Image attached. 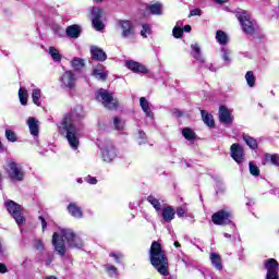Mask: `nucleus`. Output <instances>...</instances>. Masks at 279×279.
Here are the masks:
<instances>
[{
	"instance_id": "nucleus-1",
	"label": "nucleus",
	"mask_w": 279,
	"mask_h": 279,
	"mask_svg": "<svg viewBox=\"0 0 279 279\" xmlns=\"http://www.w3.org/2000/svg\"><path fill=\"white\" fill-rule=\"evenodd\" d=\"M66 241L69 247H84V241L71 229H62L61 230V238L58 232L52 234V245L54 251L59 256H64L66 254Z\"/></svg>"
},
{
	"instance_id": "nucleus-2",
	"label": "nucleus",
	"mask_w": 279,
	"mask_h": 279,
	"mask_svg": "<svg viewBox=\"0 0 279 279\" xmlns=\"http://www.w3.org/2000/svg\"><path fill=\"white\" fill-rule=\"evenodd\" d=\"M149 263L160 276H169V256L162 250V244L158 241H153L148 251Z\"/></svg>"
},
{
	"instance_id": "nucleus-3",
	"label": "nucleus",
	"mask_w": 279,
	"mask_h": 279,
	"mask_svg": "<svg viewBox=\"0 0 279 279\" xmlns=\"http://www.w3.org/2000/svg\"><path fill=\"white\" fill-rule=\"evenodd\" d=\"M59 134L65 136L70 147L77 149L80 147V138H77V128L73 124V113L68 112L63 116L59 126Z\"/></svg>"
},
{
	"instance_id": "nucleus-4",
	"label": "nucleus",
	"mask_w": 279,
	"mask_h": 279,
	"mask_svg": "<svg viewBox=\"0 0 279 279\" xmlns=\"http://www.w3.org/2000/svg\"><path fill=\"white\" fill-rule=\"evenodd\" d=\"M235 16L238 21H240L244 34H247L248 36H254V34H256V24L252 22V15H250L247 11L238 12Z\"/></svg>"
},
{
	"instance_id": "nucleus-5",
	"label": "nucleus",
	"mask_w": 279,
	"mask_h": 279,
	"mask_svg": "<svg viewBox=\"0 0 279 279\" xmlns=\"http://www.w3.org/2000/svg\"><path fill=\"white\" fill-rule=\"evenodd\" d=\"M96 100L102 101V106L108 110H117L119 108V100L114 99V96L104 88L97 90Z\"/></svg>"
},
{
	"instance_id": "nucleus-6",
	"label": "nucleus",
	"mask_w": 279,
	"mask_h": 279,
	"mask_svg": "<svg viewBox=\"0 0 279 279\" xmlns=\"http://www.w3.org/2000/svg\"><path fill=\"white\" fill-rule=\"evenodd\" d=\"M234 220V215L230 209H220L211 215V221L215 226H230Z\"/></svg>"
},
{
	"instance_id": "nucleus-7",
	"label": "nucleus",
	"mask_w": 279,
	"mask_h": 279,
	"mask_svg": "<svg viewBox=\"0 0 279 279\" xmlns=\"http://www.w3.org/2000/svg\"><path fill=\"white\" fill-rule=\"evenodd\" d=\"M4 169L10 180H14L16 182H23V180H25V172H23V169L19 166V163H16V161H7Z\"/></svg>"
},
{
	"instance_id": "nucleus-8",
	"label": "nucleus",
	"mask_w": 279,
	"mask_h": 279,
	"mask_svg": "<svg viewBox=\"0 0 279 279\" xmlns=\"http://www.w3.org/2000/svg\"><path fill=\"white\" fill-rule=\"evenodd\" d=\"M5 206L8 213H10L15 220V223H17V226H23V223H25V216H23V208L21 205L14 201H9L5 203Z\"/></svg>"
},
{
	"instance_id": "nucleus-9",
	"label": "nucleus",
	"mask_w": 279,
	"mask_h": 279,
	"mask_svg": "<svg viewBox=\"0 0 279 279\" xmlns=\"http://www.w3.org/2000/svg\"><path fill=\"white\" fill-rule=\"evenodd\" d=\"M264 267L267 271L265 279H279V264L276 258H268L264 260Z\"/></svg>"
},
{
	"instance_id": "nucleus-10",
	"label": "nucleus",
	"mask_w": 279,
	"mask_h": 279,
	"mask_svg": "<svg viewBox=\"0 0 279 279\" xmlns=\"http://www.w3.org/2000/svg\"><path fill=\"white\" fill-rule=\"evenodd\" d=\"M101 158L104 162H112L117 158V147L111 141L107 142L102 148Z\"/></svg>"
},
{
	"instance_id": "nucleus-11",
	"label": "nucleus",
	"mask_w": 279,
	"mask_h": 279,
	"mask_svg": "<svg viewBox=\"0 0 279 279\" xmlns=\"http://www.w3.org/2000/svg\"><path fill=\"white\" fill-rule=\"evenodd\" d=\"M77 83V77H75V73L73 71H65L61 75V84L64 88H69L70 90H73L75 88Z\"/></svg>"
},
{
	"instance_id": "nucleus-12",
	"label": "nucleus",
	"mask_w": 279,
	"mask_h": 279,
	"mask_svg": "<svg viewBox=\"0 0 279 279\" xmlns=\"http://www.w3.org/2000/svg\"><path fill=\"white\" fill-rule=\"evenodd\" d=\"M231 151V158L238 162V165H241L243 160H245V150L243 149V146L239 143H234L230 147Z\"/></svg>"
},
{
	"instance_id": "nucleus-13",
	"label": "nucleus",
	"mask_w": 279,
	"mask_h": 279,
	"mask_svg": "<svg viewBox=\"0 0 279 279\" xmlns=\"http://www.w3.org/2000/svg\"><path fill=\"white\" fill-rule=\"evenodd\" d=\"M90 59L95 62H106L108 60V54L104 49L98 46H90L89 48Z\"/></svg>"
},
{
	"instance_id": "nucleus-14",
	"label": "nucleus",
	"mask_w": 279,
	"mask_h": 279,
	"mask_svg": "<svg viewBox=\"0 0 279 279\" xmlns=\"http://www.w3.org/2000/svg\"><path fill=\"white\" fill-rule=\"evenodd\" d=\"M125 66L126 69H129V71H132L133 73H142L143 75H147V73H149L147 66L134 60L126 61Z\"/></svg>"
},
{
	"instance_id": "nucleus-15",
	"label": "nucleus",
	"mask_w": 279,
	"mask_h": 279,
	"mask_svg": "<svg viewBox=\"0 0 279 279\" xmlns=\"http://www.w3.org/2000/svg\"><path fill=\"white\" fill-rule=\"evenodd\" d=\"M219 121L220 123H223L225 125H232V113L230 112V109L226 106H220L219 107Z\"/></svg>"
},
{
	"instance_id": "nucleus-16",
	"label": "nucleus",
	"mask_w": 279,
	"mask_h": 279,
	"mask_svg": "<svg viewBox=\"0 0 279 279\" xmlns=\"http://www.w3.org/2000/svg\"><path fill=\"white\" fill-rule=\"evenodd\" d=\"M93 77L99 82H106L108 80V71H106V65L98 63L92 71Z\"/></svg>"
},
{
	"instance_id": "nucleus-17",
	"label": "nucleus",
	"mask_w": 279,
	"mask_h": 279,
	"mask_svg": "<svg viewBox=\"0 0 279 279\" xmlns=\"http://www.w3.org/2000/svg\"><path fill=\"white\" fill-rule=\"evenodd\" d=\"M120 26L122 28L123 38H130V36H134V24L131 21L122 20L120 21Z\"/></svg>"
},
{
	"instance_id": "nucleus-18",
	"label": "nucleus",
	"mask_w": 279,
	"mask_h": 279,
	"mask_svg": "<svg viewBox=\"0 0 279 279\" xmlns=\"http://www.w3.org/2000/svg\"><path fill=\"white\" fill-rule=\"evenodd\" d=\"M161 219L166 223H171L175 219V208L173 206H165L161 209Z\"/></svg>"
},
{
	"instance_id": "nucleus-19",
	"label": "nucleus",
	"mask_w": 279,
	"mask_h": 279,
	"mask_svg": "<svg viewBox=\"0 0 279 279\" xmlns=\"http://www.w3.org/2000/svg\"><path fill=\"white\" fill-rule=\"evenodd\" d=\"M68 211L71 217H74L75 219H82L84 217V211H82V207L77 206V204L75 203H70L68 205Z\"/></svg>"
},
{
	"instance_id": "nucleus-20",
	"label": "nucleus",
	"mask_w": 279,
	"mask_h": 279,
	"mask_svg": "<svg viewBox=\"0 0 279 279\" xmlns=\"http://www.w3.org/2000/svg\"><path fill=\"white\" fill-rule=\"evenodd\" d=\"M65 34L69 38H80L82 35V28L80 25L73 24L66 27Z\"/></svg>"
},
{
	"instance_id": "nucleus-21",
	"label": "nucleus",
	"mask_w": 279,
	"mask_h": 279,
	"mask_svg": "<svg viewBox=\"0 0 279 279\" xmlns=\"http://www.w3.org/2000/svg\"><path fill=\"white\" fill-rule=\"evenodd\" d=\"M213 267L218 271L223 270V264L221 263V255L219 253H210L209 255Z\"/></svg>"
},
{
	"instance_id": "nucleus-22",
	"label": "nucleus",
	"mask_w": 279,
	"mask_h": 279,
	"mask_svg": "<svg viewBox=\"0 0 279 279\" xmlns=\"http://www.w3.org/2000/svg\"><path fill=\"white\" fill-rule=\"evenodd\" d=\"M146 10L154 16L162 15V2H155L154 4L146 5Z\"/></svg>"
},
{
	"instance_id": "nucleus-23",
	"label": "nucleus",
	"mask_w": 279,
	"mask_h": 279,
	"mask_svg": "<svg viewBox=\"0 0 279 279\" xmlns=\"http://www.w3.org/2000/svg\"><path fill=\"white\" fill-rule=\"evenodd\" d=\"M264 165H272L274 167H279V156L278 154L266 153L264 155Z\"/></svg>"
},
{
	"instance_id": "nucleus-24",
	"label": "nucleus",
	"mask_w": 279,
	"mask_h": 279,
	"mask_svg": "<svg viewBox=\"0 0 279 279\" xmlns=\"http://www.w3.org/2000/svg\"><path fill=\"white\" fill-rule=\"evenodd\" d=\"M140 106H141L143 112H145L146 117H148L149 119H151L154 117V112H151V108H149V101L147 100V98L141 97Z\"/></svg>"
},
{
	"instance_id": "nucleus-25",
	"label": "nucleus",
	"mask_w": 279,
	"mask_h": 279,
	"mask_svg": "<svg viewBox=\"0 0 279 279\" xmlns=\"http://www.w3.org/2000/svg\"><path fill=\"white\" fill-rule=\"evenodd\" d=\"M201 114L207 128H211V129L215 128V118H213V114L208 113L206 110H202Z\"/></svg>"
},
{
	"instance_id": "nucleus-26",
	"label": "nucleus",
	"mask_w": 279,
	"mask_h": 279,
	"mask_svg": "<svg viewBox=\"0 0 279 279\" xmlns=\"http://www.w3.org/2000/svg\"><path fill=\"white\" fill-rule=\"evenodd\" d=\"M28 128L32 136H38L40 131L38 128V121L35 118L28 119Z\"/></svg>"
},
{
	"instance_id": "nucleus-27",
	"label": "nucleus",
	"mask_w": 279,
	"mask_h": 279,
	"mask_svg": "<svg viewBox=\"0 0 279 279\" xmlns=\"http://www.w3.org/2000/svg\"><path fill=\"white\" fill-rule=\"evenodd\" d=\"M191 49L194 51L193 58H195V60L204 64L206 60L204 59V57H202V49L199 48V45L194 44L191 46Z\"/></svg>"
},
{
	"instance_id": "nucleus-28",
	"label": "nucleus",
	"mask_w": 279,
	"mask_h": 279,
	"mask_svg": "<svg viewBox=\"0 0 279 279\" xmlns=\"http://www.w3.org/2000/svg\"><path fill=\"white\" fill-rule=\"evenodd\" d=\"M182 136H183V138H185V141H195V138H197L195 131H193V129H191V128H183Z\"/></svg>"
},
{
	"instance_id": "nucleus-29",
	"label": "nucleus",
	"mask_w": 279,
	"mask_h": 279,
	"mask_svg": "<svg viewBox=\"0 0 279 279\" xmlns=\"http://www.w3.org/2000/svg\"><path fill=\"white\" fill-rule=\"evenodd\" d=\"M19 99L22 106H27V99H29V94L25 87H20L19 89Z\"/></svg>"
},
{
	"instance_id": "nucleus-30",
	"label": "nucleus",
	"mask_w": 279,
	"mask_h": 279,
	"mask_svg": "<svg viewBox=\"0 0 279 279\" xmlns=\"http://www.w3.org/2000/svg\"><path fill=\"white\" fill-rule=\"evenodd\" d=\"M146 202L155 208V210H162V204L160 203V199L156 198L154 195H149L146 198Z\"/></svg>"
},
{
	"instance_id": "nucleus-31",
	"label": "nucleus",
	"mask_w": 279,
	"mask_h": 279,
	"mask_svg": "<svg viewBox=\"0 0 279 279\" xmlns=\"http://www.w3.org/2000/svg\"><path fill=\"white\" fill-rule=\"evenodd\" d=\"M71 66L75 71H80L81 69H84L86 66V61H84V59L82 58H74L71 61Z\"/></svg>"
},
{
	"instance_id": "nucleus-32",
	"label": "nucleus",
	"mask_w": 279,
	"mask_h": 279,
	"mask_svg": "<svg viewBox=\"0 0 279 279\" xmlns=\"http://www.w3.org/2000/svg\"><path fill=\"white\" fill-rule=\"evenodd\" d=\"M245 80H246V84H247V86H250V88H254L256 86V76H254L253 71L246 72Z\"/></svg>"
},
{
	"instance_id": "nucleus-33",
	"label": "nucleus",
	"mask_w": 279,
	"mask_h": 279,
	"mask_svg": "<svg viewBox=\"0 0 279 279\" xmlns=\"http://www.w3.org/2000/svg\"><path fill=\"white\" fill-rule=\"evenodd\" d=\"M243 141L246 143L250 149H258V142L254 140V137L250 135H244Z\"/></svg>"
},
{
	"instance_id": "nucleus-34",
	"label": "nucleus",
	"mask_w": 279,
	"mask_h": 279,
	"mask_svg": "<svg viewBox=\"0 0 279 279\" xmlns=\"http://www.w3.org/2000/svg\"><path fill=\"white\" fill-rule=\"evenodd\" d=\"M105 270L108 274L110 278H118L119 276V268L112 266V265H105Z\"/></svg>"
},
{
	"instance_id": "nucleus-35",
	"label": "nucleus",
	"mask_w": 279,
	"mask_h": 279,
	"mask_svg": "<svg viewBox=\"0 0 279 279\" xmlns=\"http://www.w3.org/2000/svg\"><path fill=\"white\" fill-rule=\"evenodd\" d=\"M216 39L219 45H228V35L223 31L216 32Z\"/></svg>"
},
{
	"instance_id": "nucleus-36",
	"label": "nucleus",
	"mask_w": 279,
	"mask_h": 279,
	"mask_svg": "<svg viewBox=\"0 0 279 279\" xmlns=\"http://www.w3.org/2000/svg\"><path fill=\"white\" fill-rule=\"evenodd\" d=\"M48 52L50 53L52 60L54 62H61L62 61V54L56 49V47H49Z\"/></svg>"
},
{
	"instance_id": "nucleus-37",
	"label": "nucleus",
	"mask_w": 279,
	"mask_h": 279,
	"mask_svg": "<svg viewBox=\"0 0 279 279\" xmlns=\"http://www.w3.org/2000/svg\"><path fill=\"white\" fill-rule=\"evenodd\" d=\"M40 97H41L40 89H38V88L33 89L32 99H33V104H35V106L40 107Z\"/></svg>"
},
{
	"instance_id": "nucleus-38",
	"label": "nucleus",
	"mask_w": 279,
	"mask_h": 279,
	"mask_svg": "<svg viewBox=\"0 0 279 279\" xmlns=\"http://www.w3.org/2000/svg\"><path fill=\"white\" fill-rule=\"evenodd\" d=\"M248 171L251 175H254V178H258V175H260V169L252 161L248 162Z\"/></svg>"
},
{
	"instance_id": "nucleus-39",
	"label": "nucleus",
	"mask_w": 279,
	"mask_h": 279,
	"mask_svg": "<svg viewBox=\"0 0 279 279\" xmlns=\"http://www.w3.org/2000/svg\"><path fill=\"white\" fill-rule=\"evenodd\" d=\"M92 21H101V17L104 16V10L99 8H93L92 10Z\"/></svg>"
},
{
	"instance_id": "nucleus-40",
	"label": "nucleus",
	"mask_w": 279,
	"mask_h": 279,
	"mask_svg": "<svg viewBox=\"0 0 279 279\" xmlns=\"http://www.w3.org/2000/svg\"><path fill=\"white\" fill-rule=\"evenodd\" d=\"M92 25L96 28V32H104V27H106L101 20H92Z\"/></svg>"
},
{
	"instance_id": "nucleus-41",
	"label": "nucleus",
	"mask_w": 279,
	"mask_h": 279,
	"mask_svg": "<svg viewBox=\"0 0 279 279\" xmlns=\"http://www.w3.org/2000/svg\"><path fill=\"white\" fill-rule=\"evenodd\" d=\"M5 138L10 141V143H16L17 141L16 133L12 130H5Z\"/></svg>"
},
{
	"instance_id": "nucleus-42",
	"label": "nucleus",
	"mask_w": 279,
	"mask_h": 279,
	"mask_svg": "<svg viewBox=\"0 0 279 279\" xmlns=\"http://www.w3.org/2000/svg\"><path fill=\"white\" fill-rule=\"evenodd\" d=\"M113 125L114 130H117L118 132H121V130H123L124 128L123 121L119 117L113 118Z\"/></svg>"
},
{
	"instance_id": "nucleus-43",
	"label": "nucleus",
	"mask_w": 279,
	"mask_h": 279,
	"mask_svg": "<svg viewBox=\"0 0 279 279\" xmlns=\"http://www.w3.org/2000/svg\"><path fill=\"white\" fill-rule=\"evenodd\" d=\"M147 34H151V26H149V24H143L141 36H143V38H147Z\"/></svg>"
},
{
	"instance_id": "nucleus-44",
	"label": "nucleus",
	"mask_w": 279,
	"mask_h": 279,
	"mask_svg": "<svg viewBox=\"0 0 279 279\" xmlns=\"http://www.w3.org/2000/svg\"><path fill=\"white\" fill-rule=\"evenodd\" d=\"M172 36H173L174 38H182V36H184V29H182V27L175 26V27L172 29Z\"/></svg>"
},
{
	"instance_id": "nucleus-45",
	"label": "nucleus",
	"mask_w": 279,
	"mask_h": 279,
	"mask_svg": "<svg viewBox=\"0 0 279 279\" xmlns=\"http://www.w3.org/2000/svg\"><path fill=\"white\" fill-rule=\"evenodd\" d=\"M186 213H189V210L184 207H178L175 210V214L179 218L186 217Z\"/></svg>"
},
{
	"instance_id": "nucleus-46",
	"label": "nucleus",
	"mask_w": 279,
	"mask_h": 279,
	"mask_svg": "<svg viewBox=\"0 0 279 279\" xmlns=\"http://www.w3.org/2000/svg\"><path fill=\"white\" fill-rule=\"evenodd\" d=\"M191 16H202V9L196 8L190 11L189 19H191Z\"/></svg>"
},
{
	"instance_id": "nucleus-47",
	"label": "nucleus",
	"mask_w": 279,
	"mask_h": 279,
	"mask_svg": "<svg viewBox=\"0 0 279 279\" xmlns=\"http://www.w3.org/2000/svg\"><path fill=\"white\" fill-rule=\"evenodd\" d=\"M111 258H114L116 263H121V258H123V255L119 254V253H110Z\"/></svg>"
},
{
	"instance_id": "nucleus-48",
	"label": "nucleus",
	"mask_w": 279,
	"mask_h": 279,
	"mask_svg": "<svg viewBox=\"0 0 279 279\" xmlns=\"http://www.w3.org/2000/svg\"><path fill=\"white\" fill-rule=\"evenodd\" d=\"M222 59H223L226 62H232V59H230V50H225V51H223Z\"/></svg>"
},
{
	"instance_id": "nucleus-49",
	"label": "nucleus",
	"mask_w": 279,
	"mask_h": 279,
	"mask_svg": "<svg viewBox=\"0 0 279 279\" xmlns=\"http://www.w3.org/2000/svg\"><path fill=\"white\" fill-rule=\"evenodd\" d=\"M38 219L41 221V230L45 232V230H47V220L43 216H39Z\"/></svg>"
},
{
	"instance_id": "nucleus-50",
	"label": "nucleus",
	"mask_w": 279,
	"mask_h": 279,
	"mask_svg": "<svg viewBox=\"0 0 279 279\" xmlns=\"http://www.w3.org/2000/svg\"><path fill=\"white\" fill-rule=\"evenodd\" d=\"M85 182H87L88 184H97V178L88 175L85 179Z\"/></svg>"
},
{
	"instance_id": "nucleus-51",
	"label": "nucleus",
	"mask_w": 279,
	"mask_h": 279,
	"mask_svg": "<svg viewBox=\"0 0 279 279\" xmlns=\"http://www.w3.org/2000/svg\"><path fill=\"white\" fill-rule=\"evenodd\" d=\"M35 247L37 250H45V244L43 243V240H37L35 243Z\"/></svg>"
},
{
	"instance_id": "nucleus-52",
	"label": "nucleus",
	"mask_w": 279,
	"mask_h": 279,
	"mask_svg": "<svg viewBox=\"0 0 279 279\" xmlns=\"http://www.w3.org/2000/svg\"><path fill=\"white\" fill-rule=\"evenodd\" d=\"M0 274H8V266L3 263H0Z\"/></svg>"
},
{
	"instance_id": "nucleus-53",
	"label": "nucleus",
	"mask_w": 279,
	"mask_h": 279,
	"mask_svg": "<svg viewBox=\"0 0 279 279\" xmlns=\"http://www.w3.org/2000/svg\"><path fill=\"white\" fill-rule=\"evenodd\" d=\"M173 114H175L178 119H180L181 117H184V112L180 111L179 109H174Z\"/></svg>"
},
{
	"instance_id": "nucleus-54",
	"label": "nucleus",
	"mask_w": 279,
	"mask_h": 279,
	"mask_svg": "<svg viewBox=\"0 0 279 279\" xmlns=\"http://www.w3.org/2000/svg\"><path fill=\"white\" fill-rule=\"evenodd\" d=\"M138 138H141L142 141H147V134H145V132L143 131H138Z\"/></svg>"
},
{
	"instance_id": "nucleus-55",
	"label": "nucleus",
	"mask_w": 279,
	"mask_h": 279,
	"mask_svg": "<svg viewBox=\"0 0 279 279\" xmlns=\"http://www.w3.org/2000/svg\"><path fill=\"white\" fill-rule=\"evenodd\" d=\"M183 29V32H191V29H193L192 27H191V25H185L184 26V28H182Z\"/></svg>"
},
{
	"instance_id": "nucleus-56",
	"label": "nucleus",
	"mask_w": 279,
	"mask_h": 279,
	"mask_svg": "<svg viewBox=\"0 0 279 279\" xmlns=\"http://www.w3.org/2000/svg\"><path fill=\"white\" fill-rule=\"evenodd\" d=\"M217 3L223 4V3H228V0H215Z\"/></svg>"
},
{
	"instance_id": "nucleus-57",
	"label": "nucleus",
	"mask_w": 279,
	"mask_h": 279,
	"mask_svg": "<svg viewBox=\"0 0 279 279\" xmlns=\"http://www.w3.org/2000/svg\"><path fill=\"white\" fill-rule=\"evenodd\" d=\"M174 247H182V244H180V242L175 241L174 242Z\"/></svg>"
},
{
	"instance_id": "nucleus-58",
	"label": "nucleus",
	"mask_w": 279,
	"mask_h": 279,
	"mask_svg": "<svg viewBox=\"0 0 279 279\" xmlns=\"http://www.w3.org/2000/svg\"><path fill=\"white\" fill-rule=\"evenodd\" d=\"M2 253H3V245L0 242V254H2Z\"/></svg>"
},
{
	"instance_id": "nucleus-59",
	"label": "nucleus",
	"mask_w": 279,
	"mask_h": 279,
	"mask_svg": "<svg viewBox=\"0 0 279 279\" xmlns=\"http://www.w3.org/2000/svg\"><path fill=\"white\" fill-rule=\"evenodd\" d=\"M46 279H58V277H56V276H49V277H47Z\"/></svg>"
},
{
	"instance_id": "nucleus-60",
	"label": "nucleus",
	"mask_w": 279,
	"mask_h": 279,
	"mask_svg": "<svg viewBox=\"0 0 279 279\" xmlns=\"http://www.w3.org/2000/svg\"><path fill=\"white\" fill-rule=\"evenodd\" d=\"M95 3H104V0H94Z\"/></svg>"
},
{
	"instance_id": "nucleus-61",
	"label": "nucleus",
	"mask_w": 279,
	"mask_h": 279,
	"mask_svg": "<svg viewBox=\"0 0 279 279\" xmlns=\"http://www.w3.org/2000/svg\"><path fill=\"white\" fill-rule=\"evenodd\" d=\"M0 149H3V144L0 142Z\"/></svg>"
},
{
	"instance_id": "nucleus-62",
	"label": "nucleus",
	"mask_w": 279,
	"mask_h": 279,
	"mask_svg": "<svg viewBox=\"0 0 279 279\" xmlns=\"http://www.w3.org/2000/svg\"><path fill=\"white\" fill-rule=\"evenodd\" d=\"M50 264H51V262L47 263V265H50Z\"/></svg>"
}]
</instances>
